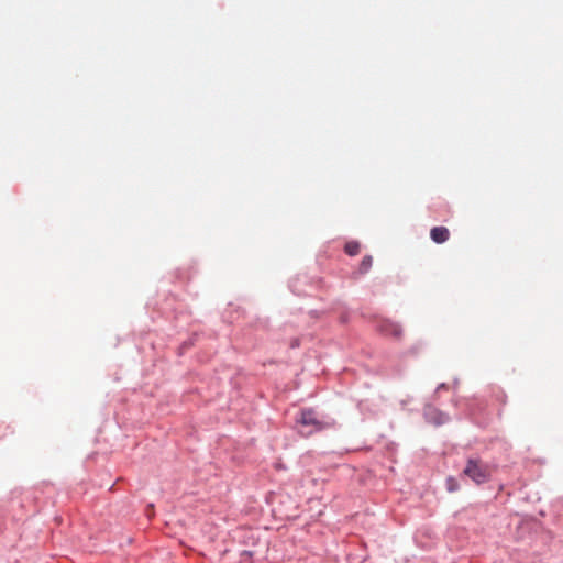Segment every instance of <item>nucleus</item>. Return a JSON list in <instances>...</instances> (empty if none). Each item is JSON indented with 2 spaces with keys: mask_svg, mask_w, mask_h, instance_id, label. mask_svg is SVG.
Returning <instances> with one entry per match:
<instances>
[{
  "mask_svg": "<svg viewBox=\"0 0 563 563\" xmlns=\"http://www.w3.org/2000/svg\"><path fill=\"white\" fill-rule=\"evenodd\" d=\"M378 328L386 335L399 336L401 334L400 325L389 320H382Z\"/></svg>",
  "mask_w": 563,
  "mask_h": 563,
  "instance_id": "nucleus-3",
  "label": "nucleus"
},
{
  "mask_svg": "<svg viewBox=\"0 0 563 563\" xmlns=\"http://www.w3.org/2000/svg\"><path fill=\"white\" fill-rule=\"evenodd\" d=\"M445 388H446V385L445 384H441V385L438 386L437 390L439 391L440 389H445Z\"/></svg>",
  "mask_w": 563,
  "mask_h": 563,
  "instance_id": "nucleus-10",
  "label": "nucleus"
},
{
  "mask_svg": "<svg viewBox=\"0 0 563 563\" xmlns=\"http://www.w3.org/2000/svg\"><path fill=\"white\" fill-rule=\"evenodd\" d=\"M360 243L356 241H350L345 244L344 251L346 254L354 256L360 253Z\"/></svg>",
  "mask_w": 563,
  "mask_h": 563,
  "instance_id": "nucleus-5",
  "label": "nucleus"
},
{
  "mask_svg": "<svg viewBox=\"0 0 563 563\" xmlns=\"http://www.w3.org/2000/svg\"><path fill=\"white\" fill-rule=\"evenodd\" d=\"M446 486L449 492H454L457 489V483L454 478L449 477L446 481Z\"/></svg>",
  "mask_w": 563,
  "mask_h": 563,
  "instance_id": "nucleus-7",
  "label": "nucleus"
},
{
  "mask_svg": "<svg viewBox=\"0 0 563 563\" xmlns=\"http://www.w3.org/2000/svg\"><path fill=\"white\" fill-rule=\"evenodd\" d=\"M297 422L302 427L311 428L306 434L324 429L328 424L318 419L313 409H302Z\"/></svg>",
  "mask_w": 563,
  "mask_h": 563,
  "instance_id": "nucleus-2",
  "label": "nucleus"
},
{
  "mask_svg": "<svg viewBox=\"0 0 563 563\" xmlns=\"http://www.w3.org/2000/svg\"><path fill=\"white\" fill-rule=\"evenodd\" d=\"M464 474L476 484H483L490 477V468L477 459H470L464 468Z\"/></svg>",
  "mask_w": 563,
  "mask_h": 563,
  "instance_id": "nucleus-1",
  "label": "nucleus"
},
{
  "mask_svg": "<svg viewBox=\"0 0 563 563\" xmlns=\"http://www.w3.org/2000/svg\"><path fill=\"white\" fill-rule=\"evenodd\" d=\"M438 418L433 420L435 424H442L446 421V417L442 413H438Z\"/></svg>",
  "mask_w": 563,
  "mask_h": 563,
  "instance_id": "nucleus-8",
  "label": "nucleus"
},
{
  "mask_svg": "<svg viewBox=\"0 0 563 563\" xmlns=\"http://www.w3.org/2000/svg\"><path fill=\"white\" fill-rule=\"evenodd\" d=\"M372 262H373L372 256H365L362 260V263H361V266H360L361 273H366L371 268Z\"/></svg>",
  "mask_w": 563,
  "mask_h": 563,
  "instance_id": "nucleus-6",
  "label": "nucleus"
},
{
  "mask_svg": "<svg viewBox=\"0 0 563 563\" xmlns=\"http://www.w3.org/2000/svg\"><path fill=\"white\" fill-rule=\"evenodd\" d=\"M433 412H435V410H433V408H431V407H428V408H426V410H424V415H426V417H427L428 419H431V415H432Z\"/></svg>",
  "mask_w": 563,
  "mask_h": 563,
  "instance_id": "nucleus-9",
  "label": "nucleus"
},
{
  "mask_svg": "<svg viewBox=\"0 0 563 563\" xmlns=\"http://www.w3.org/2000/svg\"><path fill=\"white\" fill-rule=\"evenodd\" d=\"M430 235L435 243H443L449 240L450 232L445 227H434Z\"/></svg>",
  "mask_w": 563,
  "mask_h": 563,
  "instance_id": "nucleus-4",
  "label": "nucleus"
}]
</instances>
